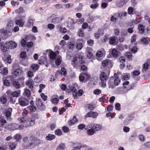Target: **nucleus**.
Returning a JSON list of instances; mask_svg holds the SVG:
<instances>
[{
	"label": "nucleus",
	"instance_id": "obj_62",
	"mask_svg": "<svg viewBox=\"0 0 150 150\" xmlns=\"http://www.w3.org/2000/svg\"><path fill=\"white\" fill-rule=\"evenodd\" d=\"M91 117L94 118H96L98 115V113L96 112L91 111Z\"/></svg>",
	"mask_w": 150,
	"mask_h": 150
},
{
	"label": "nucleus",
	"instance_id": "obj_59",
	"mask_svg": "<svg viewBox=\"0 0 150 150\" xmlns=\"http://www.w3.org/2000/svg\"><path fill=\"white\" fill-rule=\"evenodd\" d=\"M136 40V35H133L132 37L131 42L132 43H133Z\"/></svg>",
	"mask_w": 150,
	"mask_h": 150
},
{
	"label": "nucleus",
	"instance_id": "obj_61",
	"mask_svg": "<svg viewBox=\"0 0 150 150\" xmlns=\"http://www.w3.org/2000/svg\"><path fill=\"white\" fill-rule=\"evenodd\" d=\"M41 98H42L44 101H46L47 100V96L45 95L43 93H42L40 94Z\"/></svg>",
	"mask_w": 150,
	"mask_h": 150
},
{
	"label": "nucleus",
	"instance_id": "obj_41",
	"mask_svg": "<svg viewBox=\"0 0 150 150\" xmlns=\"http://www.w3.org/2000/svg\"><path fill=\"white\" fill-rule=\"evenodd\" d=\"M11 125L12 126L11 130H14L16 129H18L19 127L18 124L13 123Z\"/></svg>",
	"mask_w": 150,
	"mask_h": 150
},
{
	"label": "nucleus",
	"instance_id": "obj_13",
	"mask_svg": "<svg viewBox=\"0 0 150 150\" xmlns=\"http://www.w3.org/2000/svg\"><path fill=\"white\" fill-rule=\"evenodd\" d=\"M63 18V16L54 18L52 19L51 22L54 23H59L62 20Z\"/></svg>",
	"mask_w": 150,
	"mask_h": 150
},
{
	"label": "nucleus",
	"instance_id": "obj_53",
	"mask_svg": "<svg viewBox=\"0 0 150 150\" xmlns=\"http://www.w3.org/2000/svg\"><path fill=\"white\" fill-rule=\"evenodd\" d=\"M26 53L24 51L20 53V57L23 59H25L26 58Z\"/></svg>",
	"mask_w": 150,
	"mask_h": 150
},
{
	"label": "nucleus",
	"instance_id": "obj_36",
	"mask_svg": "<svg viewBox=\"0 0 150 150\" xmlns=\"http://www.w3.org/2000/svg\"><path fill=\"white\" fill-rule=\"evenodd\" d=\"M39 65L37 64H33L31 66V69L33 71H36L39 69Z\"/></svg>",
	"mask_w": 150,
	"mask_h": 150
},
{
	"label": "nucleus",
	"instance_id": "obj_40",
	"mask_svg": "<svg viewBox=\"0 0 150 150\" xmlns=\"http://www.w3.org/2000/svg\"><path fill=\"white\" fill-rule=\"evenodd\" d=\"M45 85L44 84H41L39 85V89L38 90V92L40 93L42 92V90L45 87Z\"/></svg>",
	"mask_w": 150,
	"mask_h": 150
},
{
	"label": "nucleus",
	"instance_id": "obj_60",
	"mask_svg": "<svg viewBox=\"0 0 150 150\" xmlns=\"http://www.w3.org/2000/svg\"><path fill=\"white\" fill-rule=\"evenodd\" d=\"M95 105L94 104L90 103L88 105V108L90 110H93L94 109Z\"/></svg>",
	"mask_w": 150,
	"mask_h": 150
},
{
	"label": "nucleus",
	"instance_id": "obj_29",
	"mask_svg": "<svg viewBox=\"0 0 150 150\" xmlns=\"http://www.w3.org/2000/svg\"><path fill=\"white\" fill-rule=\"evenodd\" d=\"M21 94V91L18 90L17 91H15L12 92V96L11 97H18Z\"/></svg>",
	"mask_w": 150,
	"mask_h": 150
},
{
	"label": "nucleus",
	"instance_id": "obj_44",
	"mask_svg": "<svg viewBox=\"0 0 150 150\" xmlns=\"http://www.w3.org/2000/svg\"><path fill=\"white\" fill-rule=\"evenodd\" d=\"M58 148L57 150H64L65 148V145L63 144H59L58 146Z\"/></svg>",
	"mask_w": 150,
	"mask_h": 150
},
{
	"label": "nucleus",
	"instance_id": "obj_38",
	"mask_svg": "<svg viewBox=\"0 0 150 150\" xmlns=\"http://www.w3.org/2000/svg\"><path fill=\"white\" fill-rule=\"evenodd\" d=\"M13 138L17 142H18L21 139V135L19 134H16L14 136Z\"/></svg>",
	"mask_w": 150,
	"mask_h": 150
},
{
	"label": "nucleus",
	"instance_id": "obj_23",
	"mask_svg": "<svg viewBox=\"0 0 150 150\" xmlns=\"http://www.w3.org/2000/svg\"><path fill=\"white\" fill-rule=\"evenodd\" d=\"M24 23V21H23L22 19L17 20L16 21V24L17 25H19L20 27H22Z\"/></svg>",
	"mask_w": 150,
	"mask_h": 150
},
{
	"label": "nucleus",
	"instance_id": "obj_2",
	"mask_svg": "<svg viewBox=\"0 0 150 150\" xmlns=\"http://www.w3.org/2000/svg\"><path fill=\"white\" fill-rule=\"evenodd\" d=\"M84 62L83 59V56L79 55L74 57L72 60L71 64L73 67L78 69L80 67V66Z\"/></svg>",
	"mask_w": 150,
	"mask_h": 150
},
{
	"label": "nucleus",
	"instance_id": "obj_39",
	"mask_svg": "<svg viewBox=\"0 0 150 150\" xmlns=\"http://www.w3.org/2000/svg\"><path fill=\"white\" fill-rule=\"evenodd\" d=\"M62 58L60 57H58L56 59L55 63L56 65H59L61 62Z\"/></svg>",
	"mask_w": 150,
	"mask_h": 150
},
{
	"label": "nucleus",
	"instance_id": "obj_50",
	"mask_svg": "<svg viewBox=\"0 0 150 150\" xmlns=\"http://www.w3.org/2000/svg\"><path fill=\"white\" fill-rule=\"evenodd\" d=\"M115 42V37H111L109 38V43L110 44H113Z\"/></svg>",
	"mask_w": 150,
	"mask_h": 150
},
{
	"label": "nucleus",
	"instance_id": "obj_57",
	"mask_svg": "<svg viewBox=\"0 0 150 150\" xmlns=\"http://www.w3.org/2000/svg\"><path fill=\"white\" fill-rule=\"evenodd\" d=\"M115 109L117 110H120V105L119 103H117L115 105Z\"/></svg>",
	"mask_w": 150,
	"mask_h": 150
},
{
	"label": "nucleus",
	"instance_id": "obj_18",
	"mask_svg": "<svg viewBox=\"0 0 150 150\" xmlns=\"http://www.w3.org/2000/svg\"><path fill=\"white\" fill-rule=\"evenodd\" d=\"M87 128L88 129L87 130L86 133L88 135L92 136L95 133V130H94L92 127H87Z\"/></svg>",
	"mask_w": 150,
	"mask_h": 150
},
{
	"label": "nucleus",
	"instance_id": "obj_20",
	"mask_svg": "<svg viewBox=\"0 0 150 150\" xmlns=\"http://www.w3.org/2000/svg\"><path fill=\"white\" fill-rule=\"evenodd\" d=\"M126 1L124 0H121L119 2H117L116 4L119 7H122L126 3Z\"/></svg>",
	"mask_w": 150,
	"mask_h": 150
},
{
	"label": "nucleus",
	"instance_id": "obj_48",
	"mask_svg": "<svg viewBox=\"0 0 150 150\" xmlns=\"http://www.w3.org/2000/svg\"><path fill=\"white\" fill-rule=\"evenodd\" d=\"M34 81L36 83H39L42 81V79L40 77L36 76L34 79Z\"/></svg>",
	"mask_w": 150,
	"mask_h": 150
},
{
	"label": "nucleus",
	"instance_id": "obj_43",
	"mask_svg": "<svg viewBox=\"0 0 150 150\" xmlns=\"http://www.w3.org/2000/svg\"><path fill=\"white\" fill-rule=\"evenodd\" d=\"M149 67V64L147 63H144L143 65L142 71H144L147 70Z\"/></svg>",
	"mask_w": 150,
	"mask_h": 150
},
{
	"label": "nucleus",
	"instance_id": "obj_64",
	"mask_svg": "<svg viewBox=\"0 0 150 150\" xmlns=\"http://www.w3.org/2000/svg\"><path fill=\"white\" fill-rule=\"evenodd\" d=\"M3 83L4 86H8L9 85L10 83L8 80L5 79Z\"/></svg>",
	"mask_w": 150,
	"mask_h": 150
},
{
	"label": "nucleus",
	"instance_id": "obj_7",
	"mask_svg": "<svg viewBox=\"0 0 150 150\" xmlns=\"http://www.w3.org/2000/svg\"><path fill=\"white\" fill-rule=\"evenodd\" d=\"M36 104L38 109L40 110H45V105L43 104L41 99H37L36 101Z\"/></svg>",
	"mask_w": 150,
	"mask_h": 150
},
{
	"label": "nucleus",
	"instance_id": "obj_4",
	"mask_svg": "<svg viewBox=\"0 0 150 150\" xmlns=\"http://www.w3.org/2000/svg\"><path fill=\"white\" fill-rule=\"evenodd\" d=\"M100 82L99 83L101 87H105L106 86V82L108 80V77L106 74L104 72H102L100 75Z\"/></svg>",
	"mask_w": 150,
	"mask_h": 150
},
{
	"label": "nucleus",
	"instance_id": "obj_14",
	"mask_svg": "<svg viewBox=\"0 0 150 150\" xmlns=\"http://www.w3.org/2000/svg\"><path fill=\"white\" fill-rule=\"evenodd\" d=\"M134 118V117L132 115H128L127 118L124 121V124L125 125H128L129 123Z\"/></svg>",
	"mask_w": 150,
	"mask_h": 150
},
{
	"label": "nucleus",
	"instance_id": "obj_16",
	"mask_svg": "<svg viewBox=\"0 0 150 150\" xmlns=\"http://www.w3.org/2000/svg\"><path fill=\"white\" fill-rule=\"evenodd\" d=\"M12 111V109L11 108H9L6 110L5 112V115L8 119L10 118Z\"/></svg>",
	"mask_w": 150,
	"mask_h": 150
},
{
	"label": "nucleus",
	"instance_id": "obj_32",
	"mask_svg": "<svg viewBox=\"0 0 150 150\" xmlns=\"http://www.w3.org/2000/svg\"><path fill=\"white\" fill-rule=\"evenodd\" d=\"M55 138V136L54 135L49 134L46 137V139L49 141H51L54 139Z\"/></svg>",
	"mask_w": 150,
	"mask_h": 150
},
{
	"label": "nucleus",
	"instance_id": "obj_33",
	"mask_svg": "<svg viewBox=\"0 0 150 150\" xmlns=\"http://www.w3.org/2000/svg\"><path fill=\"white\" fill-rule=\"evenodd\" d=\"M34 24L33 20L32 19H29L28 21L27 24V26L30 27L33 26Z\"/></svg>",
	"mask_w": 150,
	"mask_h": 150
},
{
	"label": "nucleus",
	"instance_id": "obj_30",
	"mask_svg": "<svg viewBox=\"0 0 150 150\" xmlns=\"http://www.w3.org/2000/svg\"><path fill=\"white\" fill-rule=\"evenodd\" d=\"M27 108L31 112H34L36 110V108L34 105L28 106Z\"/></svg>",
	"mask_w": 150,
	"mask_h": 150
},
{
	"label": "nucleus",
	"instance_id": "obj_3",
	"mask_svg": "<svg viewBox=\"0 0 150 150\" xmlns=\"http://www.w3.org/2000/svg\"><path fill=\"white\" fill-rule=\"evenodd\" d=\"M20 121L22 123H25V127H28L33 126L35 123V118L33 117H31L26 119L24 116L20 118Z\"/></svg>",
	"mask_w": 150,
	"mask_h": 150
},
{
	"label": "nucleus",
	"instance_id": "obj_37",
	"mask_svg": "<svg viewBox=\"0 0 150 150\" xmlns=\"http://www.w3.org/2000/svg\"><path fill=\"white\" fill-rule=\"evenodd\" d=\"M5 62H6L7 63L10 64L12 62V59H11V56L8 55L6 58V59L4 60Z\"/></svg>",
	"mask_w": 150,
	"mask_h": 150
},
{
	"label": "nucleus",
	"instance_id": "obj_22",
	"mask_svg": "<svg viewBox=\"0 0 150 150\" xmlns=\"http://www.w3.org/2000/svg\"><path fill=\"white\" fill-rule=\"evenodd\" d=\"M22 71L19 68H17L15 70H13V74L16 76H19L21 74Z\"/></svg>",
	"mask_w": 150,
	"mask_h": 150
},
{
	"label": "nucleus",
	"instance_id": "obj_56",
	"mask_svg": "<svg viewBox=\"0 0 150 150\" xmlns=\"http://www.w3.org/2000/svg\"><path fill=\"white\" fill-rule=\"evenodd\" d=\"M103 54V52L101 51H98L96 53V55L97 57V59H98V58L99 57H101L102 56Z\"/></svg>",
	"mask_w": 150,
	"mask_h": 150
},
{
	"label": "nucleus",
	"instance_id": "obj_17",
	"mask_svg": "<svg viewBox=\"0 0 150 150\" xmlns=\"http://www.w3.org/2000/svg\"><path fill=\"white\" fill-rule=\"evenodd\" d=\"M33 83V80L31 79H29V80L27 81L26 84L29 88L32 89L34 87Z\"/></svg>",
	"mask_w": 150,
	"mask_h": 150
},
{
	"label": "nucleus",
	"instance_id": "obj_19",
	"mask_svg": "<svg viewBox=\"0 0 150 150\" xmlns=\"http://www.w3.org/2000/svg\"><path fill=\"white\" fill-rule=\"evenodd\" d=\"M31 92L28 89L25 88L24 90V92L23 93V95L26 96L28 98L30 97L31 96Z\"/></svg>",
	"mask_w": 150,
	"mask_h": 150
},
{
	"label": "nucleus",
	"instance_id": "obj_8",
	"mask_svg": "<svg viewBox=\"0 0 150 150\" xmlns=\"http://www.w3.org/2000/svg\"><path fill=\"white\" fill-rule=\"evenodd\" d=\"M92 127L95 132L100 130L102 129V125L97 124H92L88 126V127Z\"/></svg>",
	"mask_w": 150,
	"mask_h": 150
},
{
	"label": "nucleus",
	"instance_id": "obj_12",
	"mask_svg": "<svg viewBox=\"0 0 150 150\" xmlns=\"http://www.w3.org/2000/svg\"><path fill=\"white\" fill-rule=\"evenodd\" d=\"M0 70H1L0 73L2 75L5 76L8 74V69L7 67L4 68V66L1 65L0 66Z\"/></svg>",
	"mask_w": 150,
	"mask_h": 150
},
{
	"label": "nucleus",
	"instance_id": "obj_46",
	"mask_svg": "<svg viewBox=\"0 0 150 150\" xmlns=\"http://www.w3.org/2000/svg\"><path fill=\"white\" fill-rule=\"evenodd\" d=\"M83 47L82 44L80 43H77L76 48L77 49L79 50H81Z\"/></svg>",
	"mask_w": 150,
	"mask_h": 150
},
{
	"label": "nucleus",
	"instance_id": "obj_9",
	"mask_svg": "<svg viewBox=\"0 0 150 150\" xmlns=\"http://www.w3.org/2000/svg\"><path fill=\"white\" fill-rule=\"evenodd\" d=\"M6 45H7V47L8 49H14L16 48L17 46V44L15 42L10 41L6 42Z\"/></svg>",
	"mask_w": 150,
	"mask_h": 150
},
{
	"label": "nucleus",
	"instance_id": "obj_35",
	"mask_svg": "<svg viewBox=\"0 0 150 150\" xmlns=\"http://www.w3.org/2000/svg\"><path fill=\"white\" fill-rule=\"evenodd\" d=\"M17 143L16 142H12L9 146V148L11 150H14L16 148Z\"/></svg>",
	"mask_w": 150,
	"mask_h": 150
},
{
	"label": "nucleus",
	"instance_id": "obj_45",
	"mask_svg": "<svg viewBox=\"0 0 150 150\" xmlns=\"http://www.w3.org/2000/svg\"><path fill=\"white\" fill-rule=\"evenodd\" d=\"M83 74L84 76L86 81L89 79L90 77V75L89 74L87 73H83Z\"/></svg>",
	"mask_w": 150,
	"mask_h": 150
},
{
	"label": "nucleus",
	"instance_id": "obj_21",
	"mask_svg": "<svg viewBox=\"0 0 150 150\" xmlns=\"http://www.w3.org/2000/svg\"><path fill=\"white\" fill-rule=\"evenodd\" d=\"M13 83V86L16 89H18L20 88L21 86V85L19 82L17 80H15L14 81Z\"/></svg>",
	"mask_w": 150,
	"mask_h": 150
},
{
	"label": "nucleus",
	"instance_id": "obj_25",
	"mask_svg": "<svg viewBox=\"0 0 150 150\" xmlns=\"http://www.w3.org/2000/svg\"><path fill=\"white\" fill-rule=\"evenodd\" d=\"M141 41L143 44L145 45H147L149 43V39L147 37L142 38L141 40Z\"/></svg>",
	"mask_w": 150,
	"mask_h": 150
},
{
	"label": "nucleus",
	"instance_id": "obj_1",
	"mask_svg": "<svg viewBox=\"0 0 150 150\" xmlns=\"http://www.w3.org/2000/svg\"><path fill=\"white\" fill-rule=\"evenodd\" d=\"M24 142L23 146L26 149H30L34 147L35 145H37L39 144L40 140L36 139V138L31 137L28 138L27 137H24L23 139Z\"/></svg>",
	"mask_w": 150,
	"mask_h": 150
},
{
	"label": "nucleus",
	"instance_id": "obj_58",
	"mask_svg": "<svg viewBox=\"0 0 150 150\" xmlns=\"http://www.w3.org/2000/svg\"><path fill=\"white\" fill-rule=\"evenodd\" d=\"M62 130L64 132L67 133L69 131V129L66 126H64L62 127Z\"/></svg>",
	"mask_w": 150,
	"mask_h": 150
},
{
	"label": "nucleus",
	"instance_id": "obj_47",
	"mask_svg": "<svg viewBox=\"0 0 150 150\" xmlns=\"http://www.w3.org/2000/svg\"><path fill=\"white\" fill-rule=\"evenodd\" d=\"M79 78V80L80 81L83 82L85 80V79L84 78V76L83 73H81L80 74Z\"/></svg>",
	"mask_w": 150,
	"mask_h": 150
},
{
	"label": "nucleus",
	"instance_id": "obj_5",
	"mask_svg": "<svg viewBox=\"0 0 150 150\" xmlns=\"http://www.w3.org/2000/svg\"><path fill=\"white\" fill-rule=\"evenodd\" d=\"M114 80V85L111 84L110 82H108L109 87L113 88L115 86H117L120 82V80L118 78H115L113 77H111L110 81Z\"/></svg>",
	"mask_w": 150,
	"mask_h": 150
},
{
	"label": "nucleus",
	"instance_id": "obj_55",
	"mask_svg": "<svg viewBox=\"0 0 150 150\" xmlns=\"http://www.w3.org/2000/svg\"><path fill=\"white\" fill-rule=\"evenodd\" d=\"M94 4H92L90 5L91 8L93 9L96 8L99 5L98 3H94Z\"/></svg>",
	"mask_w": 150,
	"mask_h": 150
},
{
	"label": "nucleus",
	"instance_id": "obj_34",
	"mask_svg": "<svg viewBox=\"0 0 150 150\" xmlns=\"http://www.w3.org/2000/svg\"><path fill=\"white\" fill-rule=\"evenodd\" d=\"M138 28L139 29V33L143 34L144 31V27L142 24H139L138 25Z\"/></svg>",
	"mask_w": 150,
	"mask_h": 150
},
{
	"label": "nucleus",
	"instance_id": "obj_49",
	"mask_svg": "<svg viewBox=\"0 0 150 150\" xmlns=\"http://www.w3.org/2000/svg\"><path fill=\"white\" fill-rule=\"evenodd\" d=\"M62 133L61 130L59 129H58L55 131V134L58 136L61 135Z\"/></svg>",
	"mask_w": 150,
	"mask_h": 150
},
{
	"label": "nucleus",
	"instance_id": "obj_10",
	"mask_svg": "<svg viewBox=\"0 0 150 150\" xmlns=\"http://www.w3.org/2000/svg\"><path fill=\"white\" fill-rule=\"evenodd\" d=\"M18 103L22 106H24L28 105V100L24 98H21L18 99Z\"/></svg>",
	"mask_w": 150,
	"mask_h": 150
},
{
	"label": "nucleus",
	"instance_id": "obj_63",
	"mask_svg": "<svg viewBox=\"0 0 150 150\" xmlns=\"http://www.w3.org/2000/svg\"><path fill=\"white\" fill-rule=\"evenodd\" d=\"M102 64L103 67H106L108 65V62L107 60L103 61L102 62Z\"/></svg>",
	"mask_w": 150,
	"mask_h": 150
},
{
	"label": "nucleus",
	"instance_id": "obj_6",
	"mask_svg": "<svg viewBox=\"0 0 150 150\" xmlns=\"http://www.w3.org/2000/svg\"><path fill=\"white\" fill-rule=\"evenodd\" d=\"M46 52H49V56L50 58L52 59H54L57 55L58 54L59 52L58 50H57L55 52H54L51 50H46Z\"/></svg>",
	"mask_w": 150,
	"mask_h": 150
},
{
	"label": "nucleus",
	"instance_id": "obj_31",
	"mask_svg": "<svg viewBox=\"0 0 150 150\" xmlns=\"http://www.w3.org/2000/svg\"><path fill=\"white\" fill-rule=\"evenodd\" d=\"M99 18V16H90L89 17V22H91L95 21L96 20Z\"/></svg>",
	"mask_w": 150,
	"mask_h": 150
},
{
	"label": "nucleus",
	"instance_id": "obj_51",
	"mask_svg": "<svg viewBox=\"0 0 150 150\" xmlns=\"http://www.w3.org/2000/svg\"><path fill=\"white\" fill-rule=\"evenodd\" d=\"M101 93V91L99 89H96L95 90L93 91V93L94 94L96 95H98Z\"/></svg>",
	"mask_w": 150,
	"mask_h": 150
},
{
	"label": "nucleus",
	"instance_id": "obj_52",
	"mask_svg": "<svg viewBox=\"0 0 150 150\" xmlns=\"http://www.w3.org/2000/svg\"><path fill=\"white\" fill-rule=\"evenodd\" d=\"M24 11L23 8L22 7H20L19 9H17L16 11V13H20L23 12Z\"/></svg>",
	"mask_w": 150,
	"mask_h": 150
},
{
	"label": "nucleus",
	"instance_id": "obj_15",
	"mask_svg": "<svg viewBox=\"0 0 150 150\" xmlns=\"http://www.w3.org/2000/svg\"><path fill=\"white\" fill-rule=\"evenodd\" d=\"M76 23L74 21L71 20L69 21L67 23V26L71 29H74V25Z\"/></svg>",
	"mask_w": 150,
	"mask_h": 150
},
{
	"label": "nucleus",
	"instance_id": "obj_26",
	"mask_svg": "<svg viewBox=\"0 0 150 150\" xmlns=\"http://www.w3.org/2000/svg\"><path fill=\"white\" fill-rule=\"evenodd\" d=\"M111 55L114 57H117L118 56V51L115 49H113L111 52Z\"/></svg>",
	"mask_w": 150,
	"mask_h": 150
},
{
	"label": "nucleus",
	"instance_id": "obj_54",
	"mask_svg": "<svg viewBox=\"0 0 150 150\" xmlns=\"http://www.w3.org/2000/svg\"><path fill=\"white\" fill-rule=\"evenodd\" d=\"M0 101L3 104H5L6 103L7 99L4 97H1L0 98Z\"/></svg>",
	"mask_w": 150,
	"mask_h": 150
},
{
	"label": "nucleus",
	"instance_id": "obj_42",
	"mask_svg": "<svg viewBox=\"0 0 150 150\" xmlns=\"http://www.w3.org/2000/svg\"><path fill=\"white\" fill-rule=\"evenodd\" d=\"M60 73L61 75L64 76L66 75L67 74L66 69L64 67L62 68L61 69Z\"/></svg>",
	"mask_w": 150,
	"mask_h": 150
},
{
	"label": "nucleus",
	"instance_id": "obj_24",
	"mask_svg": "<svg viewBox=\"0 0 150 150\" xmlns=\"http://www.w3.org/2000/svg\"><path fill=\"white\" fill-rule=\"evenodd\" d=\"M103 30L101 29H98V32L95 33V37L97 38H98L99 37L100 35H102L103 34Z\"/></svg>",
	"mask_w": 150,
	"mask_h": 150
},
{
	"label": "nucleus",
	"instance_id": "obj_11",
	"mask_svg": "<svg viewBox=\"0 0 150 150\" xmlns=\"http://www.w3.org/2000/svg\"><path fill=\"white\" fill-rule=\"evenodd\" d=\"M128 91L129 89H127L126 86L119 88L116 90V92L120 94H124L126 93Z\"/></svg>",
	"mask_w": 150,
	"mask_h": 150
},
{
	"label": "nucleus",
	"instance_id": "obj_28",
	"mask_svg": "<svg viewBox=\"0 0 150 150\" xmlns=\"http://www.w3.org/2000/svg\"><path fill=\"white\" fill-rule=\"evenodd\" d=\"M50 101L51 103L54 105L57 104L59 101V99L57 98H53L51 97L50 99Z\"/></svg>",
	"mask_w": 150,
	"mask_h": 150
},
{
	"label": "nucleus",
	"instance_id": "obj_27",
	"mask_svg": "<svg viewBox=\"0 0 150 150\" xmlns=\"http://www.w3.org/2000/svg\"><path fill=\"white\" fill-rule=\"evenodd\" d=\"M0 45L1 46V50L4 52H6L8 48L7 47V45H6V43L5 44H2L1 43H0Z\"/></svg>",
	"mask_w": 150,
	"mask_h": 150
}]
</instances>
